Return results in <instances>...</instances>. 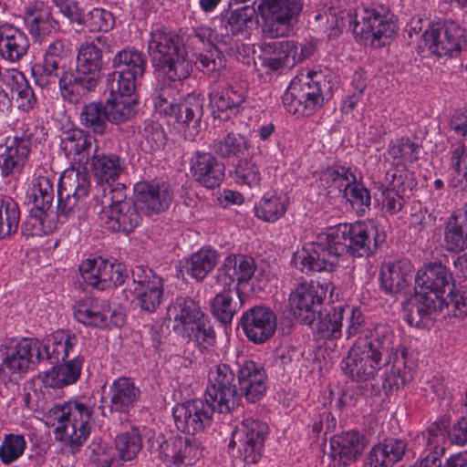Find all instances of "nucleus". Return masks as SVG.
Masks as SVG:
<instances>
[{"instance_id": "423d86ee", "label": "nucleus", "mask_w": 467, "mask_h": 467, "mask_svg": "<svg viewBox=\"0 0 467 467\" xmlns=\"http://www.w3.org/2000/svg\"><path fill=\"white\" fill-rule=\"evenodd\" d=\"M38 127L23 124L13 136L0 143V174L3 178L19 175L27 165Z\"/></svg>"}, {"instance_id": "338daca9", "label": "nucleus", "mask_w": 467, "mask_h": 467, "mask_svg": "<svg viewBox=\"0 0 467 467\" xmlns=\"http://www.w3.org/2000/svg\"><path fill=\"white\" fill-rule=\"evenodd\" d=\"M26 441L21 434H6L0 445V461L9 465L17 461L25 452Z\"/></svg>"}, {"instance_id": "c03bdc74", "label": "nucleus", "mask_w": 467, "mask_h": 467, "mask_svg": "<svg viewBox=\"0 0 467 467\" xmlns=\"http://www.w3.org/2000/svg\"><path fill=\"white\" fill-rule=\"evenodd\" d=\"M83 358L75 356L72 359L54 366L46 372L44 382L53 389H60L74 384L80 377Z\"/></svg>"}, {"instance_id": "1a4fd4ad", "label": "nucleus", "mask_w": 467, "mask_h": 467, "mask_svg": "<svg viewBox=\"0 0 467 467\" xmlns=\"http://www.w3.org/2000/svg\"><path fill=\"white\" fill-rule=\"evenodd\" d=\"M90 186V180L84 171L71 168L61 174L57 188L59 219H67L79 210L88 196Z\"/></svg>"}, {"instance_id": "69168bd1", "label": "nucleus", "mask_w": 467, "mask_h": 467, "mask_svg": "<svg viewBox=\"0 0 467 467\" xmlns=\"http://www.w3.org/2000/svg\"><path fill=\"white\" fill-rule=\"evenodd\" d=\"M342 193L351 206L357 210L359 216H363L369 210L371 204L370 192L361 182L357 180L356 176L354 182L349 183V186Z\"/></svg>"}, {"instance_id": "20e7f679", "label": "nucleus", "mask_w": 467, "mask_h": 467, "mask_svg": "<svg viewBox=\"0 0 467 467\" xmlns=\"http://www.w3.org/2000/svg\"><path fill=\"white\" fill-rule=\"evenodd\" d=\"M93 410L79 400L55 405L49 418L57 421L56 439L70 452L77 453L88 440L92 427Z\"/></svg>"}, {"instance_id": "2f4dec72", "label": "nucleus", "mask_w": 467, "mask_h": 467, "mask_svg": "<svg viewBox=\"0 0 467 467\" xmlns=\"http://www.w3.org/2000/svg\"><path fill=\"white\" fill-rule=\"evenodd\" d=\"M254 260L247 255H228L218 268L216 279L224 288L230 287L234 282L242 284L249 281L254 274Z\"/></svg>"}, {"instance_id": "aec40b11", "label": "nucleus", "mask_w": 467, "mask_h": 467, "mask_svg": "<svg viewBox=\"0 0 467 467\" xmlns=\"http://www.w3.org/2000/svg\"><path fill=\"white\" fill-rule=\"evenodd\" d=\"M266 372L264 367L251 359L244 360L237 369V393L250 403L260 400L266 391Z\"/></svg>"}, {"instance_id": "09e8293b", "label": "nucleus", "mask_w": 467, "mask_h": 467, "mask_svg": "<svg viewBox=\"0 0 467 467\" xmlns=\"http://www.w3.org/2000/svg\"><path fill=\"white\" fill-rule=\"evenodd\" d=\"M354 180L355 172L351 167L334 165L320 171L318 186L329 194L336 192L341 193Z\"/></svg>"}, {"instance_id": "2eb2a0df", "label": "nucleus", "mask_w": 467, "mask_h": 467, "mask_svg": "<svg viewBox=\"0 0 467 467\" xmlns=\"http://www.w3.org/2000/svg\"><path fill=\"white\" fill-rule=\"evenodd\" d=\"M209 105L214 118L228 119L244 109L247 90L224 80H215L209 87Z\"/></svg>"}, {"instance_id": "f3484780", "label": "nucleus", "mask_w": 467, "mask_h": 467, "mask_svg": "<svg viewBox=\"0 0 467 467\" xmlns=\"http://www.w3.org/2000/svg\"><path fill=\"white\" fill-rule=\"evenodd\" d=\"M137 206L146 214H158L169 208L173 191L166 182L143 181L134 185Z\"/></svg>"}, {"instance_id": "13d9d810", "label": "nucleus", "mask_w": 467, "mask_h": 467, "mask_svg": "<svg viewBox=\"0 0 467 467\" xmlns=\"http://www.w3.org/2000/svg\"><path fill=\"white\" fill-rule=\"evenodd\" d=\"M177 110L171 119L187 127L197 128L203 114L202 101L195 95H188L180 102Z\"/></svg>"}, {"instance_id": "680f3d73", "label": "nucleus", "mask_w": 467, "mask_h": 467, "mask_svg": "<svg viewBox=\"0 0 467 467\" xmlns=\"http://www.w3.org/2000/svg\"><path fill=\"white\" fill-rule=\"evenodd\" d=\"M140 76L121 69L109 73L107 77V88L111 96L130 98L136 88V82Z\"/></svg>"}, {"instance_id": "9b49d317", "label": "nucleus", "mask_w": 467, "mask_h": 467, "mask_svg": "<svg viewBox=\"0 0 467 467\" xmlns=\"http://www.w3.org/2000/svg\"><path fill=\"white\" fill-rule=\"evenodd\" d=\"M215 410L216 403L205 397L204 400L195 399L176 404L172 409V415L180 431L195 435L212 424Z\"/></svg>"}, {"instance_id": "5fc2aeb1", "label": "nucleus", "mask_w": 467, "mask_h": 467, "mask_svg": "<svg viewBox=\"0 0 467 467\" xmlns=\"http://www.w3.org/2000/svg\"><path fill=\"white\" fill-rule=\"evenodd\" d=\"M114 442L117 455L123 462L134 460L142 449V437L135 426L118 434Z\"/></svg>"}, {"instance_id": "c756f323", "label": "nucleus", "mask_w": 467, "mask_h": 467, "mask_svg": "<svg viewBox=\"0 0 467 467\" xmlns=\"http://www.w3.org/2000/svg\"><path fill=\"white\" fill-rule=\"evenodd\" d=\"M78 337L69 331L57 330L39 340L41 361L48 360L50 364L65 361L70 355L76 354Z\"/></svg>"}, {"instance_id": "0e129e2a", "label": "nucleus", "mask_w": 467, "mask_h": 467, "mask_svg": "<svg viewBox=\"0 0 467 467\" xmlns=\"http://www.w3.org/2000/svg\"><path fill=\"white\" fill-rule=\"evenodd\" d=\"M113 66L118 69L132 72V75L141 78L147 66V60L141 52L134 48H127L115 56Z\"/></svg>"}, {"instance_id": "dca6fc26", "label": "nucleus", "mask_w": 467, "mask_h": 467, "mask_svg": "<svg viewBox=\"0 0 467 467\" xmlns=\"http://www.w3.org/2000/svg\"><path fill=\"white\" fill-rule=\"evenodd\" d=\"M239 324L249 341L263 344L275 333L276 316L267 306H255L242 314Z\"/></svg>"}, {"instance_id": "bf43d9fd", "label": "nucleus", "mask_w": 467, "mask_h": 467, "mask_svg": "<svg viewBox=\"0 0 467 467\" xmlns=\"http://www.w3.org/2000/svg\"><path fill=\"white\" fill-rule=\"evenodd\" d=\"M0 31V54L11 62L19 60L29 47V40L24 31H15L13 35L4 37Z\"/></svg>"}, {"instance_id": "4d7b16f0", "label": "nucleus", "mask_w": 467, "mask_h": 467, "mask_svg": "<svg viewBox=\"0 0 467 467\" xmlns=\"http://www.w3.org/2000/svg\"><path fill=\"white\" fill-rule=\"evenodd\" d=\"M80 123L91 130L94 133L104 134L108 119L106 104L102 102H91L85 105L79 116Z\"/></svg>"}, {"instance_id": "b1692460", "label": "nucleus", "mask_w": 467, "mask_h": 467, "mask_svg": "<svg viewBox=\"0 0 467 467\" xmlns=\"http://www.w3.org/2000/svg\"><path fill=\"white\" fill-rule=\"evenodd\" d=\"M291 265L306 275L332 271L336 266L326 252L325 246L317 239L296 250L292 256Z\"/></svg>"}, {"instance_id": "7ed1b4c3", "label": "nucleus", "mask_w": 467, "mask_h": 467, "mask_svg": "<svg viewBox=\"0 0 467 467\" xmlns=\"http://www.w3.org/2000/svg\"><path fill=\"white\" fill-rule=\"evenodd\" d=\"M102 66L101 49L94 44L82 45L78 49L75 71H65L59 78L63 99L72 104L83 101L96 89Z\"/></svg>"}, {"instance_id": "7c9ffc66", "label": "nucleus", "mask_w": 467, "mask_h": 467, "mask_svg": "<svg viewBox=\"0 0 467 467\" xmlns=\"http://www.w3.org/2000/svg\"><path fill=\"white\" fill-rule=\"evenodd\" d=\"M127 169L125 158L113 152H97L91 158L88 169L98 184H106L110 191L111 184L124 173Z\"/></svg>"}, {"instance_id": "6ab92c4d", "label": "nucleus", "mask_w": 467, "mask_h": 467, "mask_svg": "<svg viewBox=\"0 0 467 467\" xmlns=\"http://www.w3.org/2000/svg\"><path fill=\"white\" fill-rule=\"evenodd\" d=\"M96 142L97 140L88 131L76 128L63 132L60 146L71 164L86 170L92 156L98 152Z\"/></svg>"}, {"instance_id": "f257e3e1", "label": "nucleus", "mask_w": 467, "mask_h": 467, "mask_svg": "<svg viewBox=\"0 0 467 467\" xmlns=\"http://www.w3.org/2000/svg\"><path fill=\"white\" fill-rule=\"evenodd\" d=\"M337 88L336 73L327 67L317 66L293 78L283 95V104L293 115L309 116L331 99Z\"/></svg>"}, {"instance_id": "864d4df0", "label": "nucleus", "mask_w": 467, "mask_h": 467, "mask_svg": "<svg viewBox=\"0 0 467 467\" xmlns=\"http://www.w3.org/2000/svg\"><path fill=\"white\" fill-rule=\"evenodd\" d=\"M249 148L248 139L235 132H228L217 138L211 144V150L220 158H238L245 153Z\"/></svg>"}, {"instance_id": "473e14b6", "label": "nucleus", "mask_w": 467, "mask_h": 467, "mask_svg": "<svg viewBox=\"0 0 467 467\" xmlns=\"http://www.w3.org/2000/svg\"><path fill=\"white\" fill-rule=\"evenodd\" d=\"M141 391L129 377H119L109 385V410L111 412L129 414L140 399Z\"/></svg>"}, {"instance_id": "393cba45", "label": "nucleus", "mask_w": 467, "mask_h": 467, "mask_svg": "<svg viewBox=\"0 0 467 467\" xmlns=\"http://www.w3.org/2000/svg\"><path fill=\"white\" fill-rule=\"evenodd\" d=\"M160 457L174 467L193 465L201 457L202 451L197 442L188 438L176 437L162 442L159 449Z\"/></svg>"}, {"instance_id": "58836bf2", "label": "nucleus", "mask_w": 467, "mask_h": 467, "mask_svg": "<svg viewBox=\"0 0 467 467\" xmlns=\"http://www.w3.org/2000/svg\"><path fill=\"white\" fill-rule=\"evenodd\" d=\"M346 19L349 26L361 25V29H394L397 26L395 16L384 5L364 8L354 16L348 14Z\"/></svg>"}, {"instance_id": "6e6d98bb", "label": "nucleus", "mask_w": 467, "mask_h": 467, "mask_svg": "<svg viewBox=\"0 0 467 467\" xmlns=\"http://www.w3.org/2000/svg\"><path fill=\"white\" fill-rule=\"evenodd\" d=\"M21 219L18 203L11 197H0V239L15 234Z\"/></svg>"}, {"instance_id": "ddd939ff", "label": "nucleus", "mask_w": 467, "mask_h": 467, "mask_svg": "<svg viewBox=\"0 0 467 467\" xmlns=\"http://www.w3.org/2000/svg\"><path fill=\"white\" fill-rule=\"evenodd\" d=\"M74 317L84 326L98 328L120 327L124 323L122 313L112 309L109 300L94 296L78 301L74 306Z\"/></svg>"}, {"instance_id": "052dcab7", "label": "nucleus", "mask_w": 467, "mask_h": 467, "mask_svg": "<svg viewBox=\"0 0 467 467\" xmlns=\"http://www.w3.org/2000/svg\"><path fill=\"white\" fill-rule=\"evenodd\" d=\"M105 104L108 119L113 124L129 121L136 112V102L130 98L111 96Z\"/></svg>"}, {"instance_id": "774afa93", "label": "nucleus", "mask_w": 467, "mask_h": 467, "mask_svg": "<svg viewBox=\"0 0 467 467\" xmlns=\"http://www.w3.org/2000/svg\"><path fill=\"white\" fill-rule=\"evenodd\" d=\"M234 179L239 184L259 187L262 181L260 168L252 159H242L234 167Z\"/></svg>"}, {"instance_id": "a211bd4d", "label": "nucleus", "mask_w": 467, "mask_h": 467, "mask_svg": "<svg viewBox=\"0 0 467 467\" xmlns=\"http://www.w3.org/2000/svg\"><path fill=\"white\" fill-rule=\"evenodd\" d=\"M383 365L382 360L361 346L360 341L355 342L340 363L343 373L356 381L373 379Z\"/></svg>"}, {"instance_id": "bb28decb", "label": "nucleus", "mask_w": 467, "mask_h": 467, "mask_svg": "<svg viewBox=\"0 0 467 467\" xmlns=\"http://www.w3.org/2000/svg\"><path fill=\"white\" fill-rule=\"evenodd\" d=\"M363 437L358 431H347L330 440L329 467H345L362 453Z\"/></svg>"}, {"instance_id": "8fccbe9b", "label": "nucleus", "mask_w": 467, "mask_h": 467, "mask_svg": "<svg viewBox=\"0 0 467 467\" xmlns=\"http://www.w3.org/2000/svg\"><path fill=\"white\" fill-rule=\"evenodd\" d=\"M421 146L408 137H402L396 140L389 148L388 154L393 159L394 163L402 169L394 171H402L403 178L407 176V166L419 160Z\"/></svg>"}, {"instance_id": "c9c22d12", "label": "nucleus", "mask_w": 467, "mask_h": 467, "mask_svg": "<svg viewBox=\"0 0 467 467\" xmlns=\"http://www.w3.org/2000/svg\"><path fill=\"white\" fill-rule=\"evenodd\" d=\"M412 265L407 260L385 263L380 269V288L386 294L397 295L406 290L411 281Z\"/></svg>"}, {"instance_id": "a19ab883", "label": "nucleus", "mask_w": 467, "mask_h": 467, "mask_svg": "<svg viewBox=\"0 0 467 467\" xmlns=\"http://www.w3.org/2000/svg\"><path fill=\"white\" fill-rule=\"evenodd\" d=\"M458 31H424L422 42L437 57L457 56L462 45Z\"/></svg>"}, {"instance_id": "0eeeda50", "label": "nucleus", "mask_w": 467, "mask_h": 467, "mask_svg": "<svg viewBox=\"0 0 467 467\" xmlns=\"http://www.w3.org/2000/svg\"><path fill=\"white\" fill-rule=\"evenodd\" d=\"M334 288L329 281L299 284L289 296V304L296 317L304 324L311 325L320 317V308L327 294L329 292L332 297Z\"/></svg>"}, {"instance_id": "39448f33", "label": "nucleus", "mask_w": 467, "mask_h": 467, "mask_svg": "<svg viewBox=\"0 0 467 467\" xmlns=\"http://www.w3.org/2000/svg\"><path fill=\"white\" fill-rule=\"evenodd\" d=\"M102 209L99 213V221L114 232L130 234L137 228L142 217L139 207L130 200H126L123 187H115L105 192L100 200Z\"/></svg>"}, {"instance_id": "e2e57ef3", "label": "nucleus", "mask_w": 467, "mask_h": 467, "mask_svg": "<svg viewBox=\"0 0 467 467\" xmlns=\"http://www.w3.org/2000/svg\"><path fill=\"white\" fill-rule=\"evenodd\" d=\"M240 306L241 303L234 297L231 291L217 294L211 303L213 315L225 325L231 324Z\"/></svg>"}, {"instance_id": "72a5a7b5", "label": "nucleus", "mask_w": 467, "mask_h": 467, "mask_svg": "<svg viewBox=\"0 0 467 467\" xmlns=\"http://www.w3.org/2000/svg\"><path fill=\"white\" fill-rule=\"evenodd\" d=\"M452 282V275L441 263H431L420 269L415 277V289L442 298L445 288Z\"/></svg>"}, {"instance_id": "603ef678", "label": "nucleus", "mask_w": 467, "mask_h": 467, "mask_svg": "<svg viewBox=\"0 0 467 467\" xmlns=\"http://www.w3.org/2000/svg\"><path fill=\"white\" fill-rule=\"evenodd\" d=\"M218 254L211 248H202L192 254L183 264L186 273L197 281L203 280L217 265Z\"/></svg>"}, {"instance_id": "79ce46f5", "label": "nucleus", "mask_w": 467, "mask_h": 467, "mask_svg": "<svg viewBox=\"0 0 467 467\" xmlns=\"http://www.w3.org/2000/svg\"><path fill=\"white\" fill-rule=\"evenodd\" d=\"M181 88L182 85L158 79L151 94L155 110L161 115L171 119L178 112L182 99Z\"/></svg>"}, {"instance_id": "cd10ccee", "label": "nucleus", "mask_w": 467, "mask_h": 467, "mask_svg": "<svg viewBox=\"0 0 467 467\" xmlns=\"http://www.w3.org/2000/svg\"><path fill=\"white\" fill-rule=\"evenodd\" d=\"M348 254L354 257H362L372 254L383 242L377 227L372 223L356 222L348 223Z\"/></svg>"}, {"instance_id": "9d476101", "label": "nucleus", "mask_w": 467, "mask_h": 467, "mask_svg": "<svg viewBox=\"0 0 467 467\" xmlns=\"http://www.w3.org/2000/svg\"><path fill=\"white\" fill-rule=\"evenodd\" d=\"M39 340L24 337L14 345L6 347L5 357L0 364V375L8 380L18 379L29 370H33L41 361Z\"/></svg>"}, {"instance_id": "4be33fe9", "label": "nucleus", "mask_w": 467, "mask_h": 467, "mask_svg": "<svg viewBox=\"0 0 467 467\" xmlns=\"http://www.w3.org/2000/svg\"><path fill=\"white\" fill-rule=\"evenodd\" d=\"M57 174L46 166L36 169L31 183L26 192L25 202L32 204L37 211H47L52 206Z\"/></svg>"}, {"instance_id": "3c124183", "label": "nucleus", "mask_w": 467, "mask_h": 467, "mask_svg": "<svg viewBox=\"0 0 467 467\" xmlns=\"http://www.w3.org/2000/svg\"><path fill=\"white\" fill-rule=\"evenodd\" d=\"M5 76L7 77L13 92L16 94L18 109L26 112L31 111L37 103V98L26 77L15 69L6 70Z\"/></svg>"}, {"instance_id": "f8f14e48", "label": "nucleus", "mask_w": 467, "mask_h": 467, "mask_svg": "<svg viewBox=\"0 0 467 467\" xmlns=\"http://www.w3.org/2000/svg\"><path fill=\"white\" fill-rule=\"evenodd\" d=\"M268 432L269 428L265 422L252 418L245 419L233 432L230 446L232 443L238 444L244 461L254 464L262 457Z\"/></svg>"}, {"instance_id": "6e6552de", "label": "nucleus", "mask_w": 467, "mask_h": 467, "mask_svg": "<svg viewBox=\"0 0 467 467\" xmlns=\"http://www.w3.org/2000/svg\"><path fill=\"white\" fill-rule=\"evenodd\" d=\"M205 397L216 403L221 413L230 412L239 405L237 376L229 364L219 363L209 368Z\"/></svg>"}, {"instance_id": "c85d7f7f", "label": "nucleus", "mask_w": 467, "mask_h": 467, "mask_svg": "<svg viewBox=\"0 0 467 467\" xmlns=\"http://www.w3.org/2000/svg\"><path fill=\"white\" fill-rule=\"evenodd\" d=\"M190 168L194 180L206 188L213 189L223 181L225 166L211 152L197 151Z\"/></svg>"}, {"instance_id": "ea45409f", "label": "nucleus", "mask_w": 467, "mask_h": 467, "mask_svg": "<svg viewBox=\"0 0 467 467\" xmlns=\"http://www.w3.org/2000/svg\"><path fill=\"white\" fill-rule=\"evenodd\" d=\"M407 444L400 439H388L375 445L366 460V467H392L400 461Z\"/></svg>"}, {"instance_id": "f704fd0d", "label": "nucleus", "mask_w": 467, "mask_h": 467, "mask_svg": "<svg viewBox=\"0 0 467 467\" xmlns=\"http://www.w3.org/2000/svg\"><path fill=\"white\" fill-rule=\"evenodd\" d=\"M302 6V0H264L258 4V12L264 26L273 29L275 23H289L300 13Z\"/></svg>"}, {"instance_id": "f03ea898", "label": "nucleus", "mask_w": 467, "mask_h": 467, "mask_svg": "<svg viewBox=\"0 0 467 467\" xmlns=\"http://www.w3.org/2000/svg\"><path fill=\"white\" fill-rule=\"evenodd\" d=\"M368 337L361 346L375 357L383 359L387 367L383 386L389 390L399 389L413 379V371L406 364L407 350L401 348L394 330L386 323H370Z\"/></svg>"}, {"instance_id": "5701e85b", "label": "nucleus", "mask_w": 467, "mask_h": 467, "mask_svg": "<svg viewBox=\"0 0 467 467\" xmlns=\"http://www.w3.org/2000/svg\"><path fill=\"white\" fill-rule=\"evenodd\" d=\"M297 49L294 42L271 40L262 45L259 60L265 73L277 72L296 64Z\"/></svg>"}, {"instance_id": "e433bc0d", "label": "nucleus", "mask_w": 467, "mask_h": 467, "mask_svg": "<svg viewBox=\"0 0 467 467\" xmlns=\"http://www.w3.org/2000/svg\"><path fill=\"white\" fill-rule=\"evenodd\" d=\"M444 242L450 252L460 253L467 249V203L448 217L444 226Z\"/></svg>"}, {"instance_id": "4c0bfd02", "label": "nucleus", "mask_w": 467, "mask_h": 467, "mask_svg": "<svg viewBox=\"0 0 467 467\" xmlns=\"http://www.w3.org/2000/svg\"><path fill=\"white\" fill-rule=\"evenodd\" d=\"M173 54L171 57H161L153 60L158 67V79L182 86V81L192 71V65L186 57L187 52Z\"/></svg>"}, {"instance_id": "412c9836", "label": "nucleus", "mask_w": 467, "mask_h": 467, "mask_svg": "<svg viewBox=\"0 0 467 467\" xmlns=\"http://www.w3.org/2000/svg\"><path fill=\"white\" fill-rule=\"evenodd\" d=\"M438 311H442V301L438 296L415 289L414 298L403 310V318L410 327L430 328Z\"/></svg>"}, {"instance_id": "37998d69", "label": "nucleus", "mask_w": 467, "mask_h": 467, "mask_svg": "<svg viewBox=\"0 0 467 467\" xmlns=\"http://www.w3.org/2000/svg\"><path fill=\"white\" fill-rule=\"evenodd\" d=\"M348 234L350 233L348 231V223H344L327 227L317 236L336 265L340 256L348 254Z\"/></svg>"}, {"instance_id": "a18cd8bd", "label": "nucleus", "mask_w": 467, "mask_h": 467, "mask_svg": "<svg viewBox=\"0 0 467 467\" xmlns=\"http://www.w3.org/2000/svg\"><path fill=\"white\" fill-rule=\"evenodd\" d=\"M289 198L283 192H267L255 203V216L267 223H275L283 217L287 210Z\"/></svg>"}, {"instance_id": "de8ad7c7", "label": "nucleus", "mask_w": 467, "mask_h": 467, "mask_svg": "<svg viewBox=\"0 0 467 467\" xmlns=\"http://www.w3.org/2000/svg\"><path fill=\"white\" fill-rule=\"evenodd\" d=\"M388 186L381 191L382 205L389 214L398 213L403 207L401 193L405 192L402 171H389L386 173Z\"/></svg>"}, {"instance_id": "a878e982", "label": "nucleus", "mask_w": 467, "mask_h": 467, "mask_svg": "<svg viewBox=\"0 0 467 467\" xmlns=\"http://www.w3.org/2000/svg\"><path fill=\"white\" fill-rule=\"evenodd\" d=\"M170 311L174 319V331L186 337L192 336L196 326H203L207 316L199 302L186 296L177 297Z\"/></svg>"}, {"instance_id": "4468645a", "label": "nucleus", "mask_w": 467, "mask_h": 467, "mask_svg": "<svg viewBox=\"0 0 467 467\" xmlns=\"http://www.w3.org/2000/svg\"><path fill=\"white\" fill-rule=\"evenodd\" d=\"M79 271L88 285L100 291L123 285L129 276L124 265L101 257L83 261Z\"/></svg>"}, {"instance_id": "49530a36", "label": "nucleus", "mask_w": 467, "mask_h": 467, "mask_svg": "<svg viewBox=\"0 0 467 467\" xmlns=\"http://www.w3.org/2000/svg\"><path fill=\"white\" fill-rule=\"evenodd\" d=\"M150 36L149 50L153 60L186 52L182 38L176 31H150Z\"/></svg>"}]
</instances>
